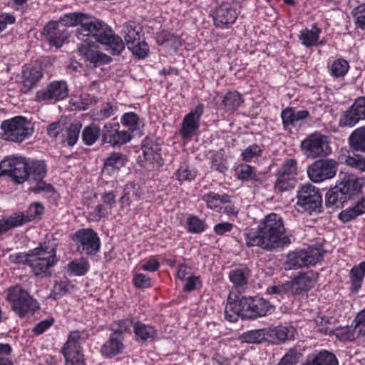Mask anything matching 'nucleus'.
Returning <instances> with one entry per match:
<instances>
[{
    "label": "nucleus",
    "instance_id": "obj_48",
    "mask_svg": "<svg viewBox=\"0 0 365 365\" xmlns=\"http://www.w3.org/2000/svg\"><path fill=\"white\" fill-rule=\"evenodd\" d=\"M273 333L279 340L285 341L294 338L295 329L292 326H278L274 329Z\"/></svg>",
    "mask_w": 365,
    "mask_h": 365
},
{
    "label": "nucleus",
    "instance_id": "obj_26",
    "mask_svg": "<svg viewBox=\"0 0 365 365\" xmlns=\"http://www.w3.org/2000/svg\"><path fill=\"white\" fill-rule=\"evenodd\" d=\"M42 76L43 74L40 68L24 66L22 70V83L26 88L25 92L36 86Z\"/></svg>",
    "mask_w": 365,
    "mask_h": 365
},
{
    "label": "nucleus",
    "instance_id": "obj_18",
    "mask_svg": "<svg viewBox=\"0 0 365 365\" xmlns=\"http://www.w3.org/2000/svg\"><path fill=\"white\" fill-rule=\"evenodd\" d=\"M142 152L145 160L150 163L161 166L163 160L160 155V145L154 142L150 138H145L142 143Z\"/></svg>",
    "mask_w": 365,
    "mask_h": 365
},
{
    "label": "nucleus",
    "instance_id": "obj_17",
    "mask_svg": "<svg viewBox=\"0 0 365 365\" xmlns=\"http://www.w3.org/2000/svg\"><path fill=\"white\" fill-rule=\"evenodd\" d=\"M238 16L235 6L223 3L215 11L213 19L217 27H227L233 24Z\"/></svg>",
    "mask_w": 365,
    "mask_h": 365
},
{
    "label": "nucleus",
    "instance_id": "obj_14",
    "mask_svg": "<svg viewBox=\"0 0 365 365\" xmlns=\"http://www.w3.org/2000/svg\"><path fill=\"white\" fill-rule=\"evenodd\" d=\"M68 95V85L64 81H55L50 83L44 89L37 91V101H59L65 99Z\"/></svg>",
    "mask_w": 365,
    "mask_h": 365
},
{
    "label": "nucleus",
    "instance_id": "obj_7",
    "mask_svg": "<svg viewBox=\"0 0 365 365\" xmlns=\"http://www.w3.org/2000/svg\"><path fill=\"white\" fill-rule=\"evenodd\" d=\"M7 300L11 302L12 310L21 318L28 314H33L38 308V302L19 286L8 290Z\"/></svg>",
    "mask_w": 365,
    "mask_h": 365
},
{
    "label": "nucleus",
    "instance_id": "obj_16",
    "mask_svg": "<svg viewBox=\"0 0 365 365\" xmlns=\"http://www.w3.org/2000/svg\"><path fill=\"white\" fill-rule=\"evenodd\" d=\"M203 112L204 106L200 103L185 116L180 130V134L183 139L190 140L194 133L198 130L200 119Z\"/></svg>",
    "mask_w": 365,
    "mask_h": 365
},
{
    "label": "nucleus",
    "instance_id": "obj_27",
    "mask_svg": "<svg viewBox=\"0 0 365 365\" xmlns=\"http://www.w3.org/2000/svg\"><path fill=\"white\" fill-rule=\"evenodd\" d=\"M122 341L120 338L110 335L109 339L101 348V354L108 358L121 354L125 349Z\"/></svg>",
    "mask_w": 365,
    "mask_h": 365
},
{
    "label": "nucleus",
    "instance_id": "obj_6",
    "mask_svg": "<svg viewBox=\"0 0 365 365\" xmlns=\"http://www.w3.org/2000/svg\"><path fill=\"white\" fill-rule=\"evenodd\" d=\"M297 205L302 211L312 214L322 212V195L319 190L307 183L299 187L297 194Z\"/></svg>",
    "mask_w": 365,
    "mask_h": 365
},
{
    "label": "nucleus",
    "instance_id": "obj_38",
    "mask_svg": "<svg viewBox=\"0 0 365 365\" xmlns=\"http://www.w3.org/2000/svg\"><path fill=\"white\" fill-rule=\"evenodd\" d=\"M349 142L354 150L365 152V125L357 128L351 134Z\"/></svg>",
    "mask_w": 365,
    "mask_h": 365
},
{
    "label": "nucleus",
    "instance_id": "obj_49",
    "mask_svg": "<svg viewBox=\"0 0 365 365\" xmlns=\"http://www.w3.org/2000/svg\"><path fill=\"white\" fill-rule=\"evenodd\" d=\"M349 63L344 59H337L331 66V74L336 77H343L349 71Z\"/></svg>",
    "mask_w": 365,
    "mask_h": 365
},
{
    "label": "nucleus",
    "instance_id": "obj_28",
    "mask_svg": "<svg viewBox=\"0 0 365 365\" xmlns=\"http://www.w3.org/2000/svg\"><path fill=\"white\" fill-rule=\"evenodd\" d=\"M302 365H339V362L333 353L322 350L312 358H308Z\"/></svg>",
    "mask_w": 365,
    "mask_h": 365
},
{
    "label": "nucleus",
    "instance_id": "obj_32",
    "mask_svg": "<svg viewBox=\"0 0 365 365\" xmlns=\"http://www.w3.org/2000/svg\"><path fill=\"white\" fill-rule=\"evenodd\" d=\"M140 29L134 22L129 21L123 24V34L127 46L140 40Z\"/></svg>",
    "mask_w": 365,
    "mask_h": 365
},
{
    "label": "nucleus",
    "instance_id": "obj_58",
    "mask_svg": "<svg viewBox=\"0 0 365 365\" xmlns=\"http://www.w3.org/2000/svg\"><path fill=\"white\" fill-rule=\"evenodd\" d=\"M133 283L138 289H145L151 287L150 278L142 273H138L134 275Z\"/></svg>",
    "mask_w": 365,
    "mask_h": 365
},
{
    "label": "nucleus",
    "instance_id": "obj_40",
    "mask_svg": "<svg viewBox=\"0 0 365 365\" xmlns=\"http://www.w3.org/2000/svg\"><path fill=\"white\" fill-rule=\"evenodd\" d=\"M250 277V269L247 267L232 270L229 274L230 281L236 287L247 285Z\"/></svg>",
    "mask_w": 365,
    "mask_h": 365
},
{
    "label": "nucleus",
    "instance_id": "obj_54",
    "mask_svg": "<svg viewBox=\"0 0 365 365\" xmlns=\"http://www.w3.org/2000/svg\"><path fill=\"white\" fill-rule=\"evenodd\" d=\"M262 152V150L259 145L256 144L251 145L242 153V160L245 162H250L252 159L260 156Z\"/></svg>",
    "mask_w": 365,
    "mask_h": 365
},
{
    "label": "nucleus",
    "instance_id": "obj_24",
    "mask_svg": "<svg viewBox=\"0 0 365 365\" xmlns=\"http://www.w3.org/2000/svg\"><path fill=\"white\" fill-rule=\"evenodd\" d=\"M84 341L81 333L78 330L71 331L67 341L62 347L63 355L71 356V354L83 352L81 344Z\"/></svg>",
    "mask_w": 365,
    "mask_h": 365
},
{
    "label": "nucleus",
    "instance_id": "obj_61",
    "mask_svg": "<svg viewBox=\"0 0 365 365\" xmlns=\"http://www.w3.org/2000/svg\"><path fill=\"white\" fill-rule=\"evenodd\" d=\"M177 178L180 181L192 180L196 177V172L189 170L187 166H181L177 170Z\"/></svg>",
    "mask_w": 365,
    "mask_h": 365
},
{
    "label": "nucleus",
    "instance_id": "obj_47",
    "mask_svg": "<svg viewBox=\"0 0 365 365\" xmlns=\"http://www.w3.org/2000/svg\"><path fill=\"white\" fill-rule=\"evenodd\" d=\"M73 288V285L68 281L56 282L51 291V297L53 299H58L66 294Z\"/></svg>",
    "mask_w": 365,
    "mask_h": 365
},
{
    "label": "nucleus",
    "instance_id": "obj_30",
    "mask_svg": "<svg viewBox=\"0 0 365 365\" xmlns=\"http://www.w3.org/2000/svg\"><path fill=\"white\" fill-rule=\"evenodd\" d=\"M365 277V262L354 266L350 271L351 291L357 293L361 287L363 279Z\"/></svg>",
    "mask_w": 365,
    "mask_h": 365
},
{
    "label": "nucleus",
    "instance_id": "obj_37",
    "mask_svg": "<svg viewBox=\"0 0 365 365\" xmlns=\"http://www.w3.org/2000/svg\"><path fill=\"white\" fill-rule=\"evenodd\" d=\"M101 133L99 126L92 123L83 130L82 140L86 145H91L96 142Z\"/></svg>",
    "mask_w": 365,
    "mask_h": 365
},
{
    "label": "nucleus",
    "instance_id": "obj_9",
    "mask_svg": "<svg viewBox=\"0 0 365 365\" xmlns=\"http://www.w3.org/2000/svg\"><path fill=\"white\" fill-rule=\"evenodd\" d=\"M47 173V168L43 160H32L29 164L28 168V181L30 183H34V186L29 187V190L34 193L41 192H52L54 191L53 187L46 183L43 179Z\"/></svg>",
    "mask_w": 365,
    "mask_h": 365
},
{
    "label": "nucleus",
    "instance_id": "obj_25",
    "mask_svg": "<svg viewBox=\"0 0 365 365\" xmlns=\"http://www.w3.org/2000/svg\"><path fill=\"white\" fill-rule=\"evenodd\" d=\"M43 210L44 208L41 203L34 202L25 212L14 213L12 216L19 227L41 215Z\"/></svg>",
    "mask_w": 365,
    "mask_h": 365
},
{
    "label": "nucleus",
    "instance_id": "obj_43",
    "mask_svg": "<svg viewBox=\"0 0 365 365\" xmlns=\"http://www.w3.org/2000/svg\"><path fill=\"white\" fill-rule=\"evenodd\" d=\"M360 120H362L360 117L359 112L353 108V105L342 114L339 125L341 126H349L352 127L356 124Z\"/></svg>",
    "mask_w": 365,
    "mask_h": 365
},
{
    "label": "nucleus",
    "instance_id": "obj_31",
    "mask_svg": "<svg viewBox=\"0 0 365 365\" xmlns=\"http://www.w3.org/2000/svg\"><path fill=\"white\" fill-rule=\"evenodd\" d=\"M202 199L206 203L207 207L216 210L222 208V204L230 202V196L228 195H220L212 192L205 194Z\"/></svg>",
    "mask_w": 365,
    "mask_h": 365
},
{
    "label": "nucleus",
    "instance_id": "obj_5",
    "mask_svg": "<svg viewBox=\"0 0 365 365\" xmlns=\"http://www.w3.org/2000/svg\"><path fill=\"white\" fill-rule=\"evenodd\" d=\"M1 138L11 142L21 143L34 132L31 122L23 116H16L4 120L1 124Z\"/></svg>",
    "mask_w": 365,
    "mask_h": 365
},
{
    "label": "nucleus",
    "instance_id": "obj_21",
    "mask_svg": "<svg viewBox=\"0 0 365 365\" xmlns=\"http://www.w3.org/2000/svg\"><path fill=\"white\" fill-rule=\"evenodd\" d=\"M317 274L313 271L299 273L292 281V284L297 293L312 289L317 282Z\"/></svg>",
    "mask_w": 365,
    "mask_h": 365
},
{
    "label": "nucleus",
    "instance_id": "obj_20",
    "mask_svg": "<svg viewBox=\"0 0 365 365\" xmlns=\"http://www.w3.org/2000/svg\"><path fill=\"white\" fill-rule=\"evenodd\" d=\"M43 32L50 44L56 47L61 46L62 43L68 37V32L66 28L63 26L61 29L58 23L50 21L43 29Z\"/></svg>",
    "mask_w": 365,
    "mask_h": 365
},
{
    "label": "nucleus",
    "instance_id": "obj_33",
    "mask_svg": "<svg viewBox=\"0 0 365 365\" xmlns=\"http://www.w3.org/2000/svg\"><path fill=\"white\" fill-rule=\"evenodd\" d=\"M267 334L264 329L250 330L242 334L240 339L248 344H259L266 339Z\"/></svg>",
    "mask_w": 365,
    "mask_h": 365
},
{
    "label": "nucleus",
    "instance_id": "obj_12",
    "mask_svg": "<svg viewBox=\"0 0 365 365\" xmlns=\"http://www.w3.org/2000/svg\"><path fill=\"white\" fill-rule=\"evenodd\" d=\"M72 240L76 242L78 249H81V251L88 255H94L100 250V238L91 228L77 230L73 234Z\"/></svg>",
    "mask_w": 365,
    "mask_h": 365
},
{
    "label": "nucleus",
    "instance_id": "obj_4",
    "mask_svg": "<svg viewBox=\"0 0 365 365\" xmlns=\"http://www.w3.org/2000/svg\"><path fill=\"white\" fill-rule=\"evenodd\" d=\"M58 262L56 249L40 246L31 250L29 267L36 277L45 278L51 276V268Z\"/></svg>",
    "mask_w": 365,
    "mask_h": 365
},
{
    "label": "nucleus",
    "instance_id": "obj_62",
    "mask_svg": "<svg viewBox=\"0 0 365 365\" xmlns=\"http://www.w3.org/2000/svg\"><path fill=\"white\" fill-rule=\"evenodd\" d=\"M354 322L355 323L353 328L354 333L359 336L362 331L365 332V309L358 314Z\"/></svg>",
    "mask_w": 365,
    "mask_h": 365
},
{
    "label": "nucleus",
    "instance_id": "obj_50",
    "mask_svg": "<svg viewBox=\"0 0 365 365\" xmlns=\"http://www.w3.org/2000/svg\"><path fill=\"white\" fill-rule=\"evenodd\" d=\"M128 48L138 58H145L149 52L148 45L144 40L138 41L136 43L128 46Z\"/></svg>",
    "mask_w": 365,
    "mask_h": 365
},
{
    "label": "nucleus",
    "instance_id": "obj_60",
    "mask_svg": "<svg viewBox=\"0 0 365 365\" xmlns=\"http://www.w3.org/2000/svg\"><path fill=\"white\" fill-rule=\"evenodd\" d=\"M212 168L220 172L224 173L227 170L222 155L220 153H215L211 158Z\"/></svg>",
    "mask_w": 365,
    "mask_h": 365
},
{
    "label": "nucleus",
    "instance_id": "obj_56",
    "mask_svg": "<svg viewBox=\"0 0 365 365\" xmlns=\"http://www.w3.org/2000/svg\"><path fill=\"white\" fill-rule=\"evenodd\" d=\"M115 108L110 103H107L99 110L94 113V118L96 120H103L114 115Z\"/></svg>",
    "mask_w": 365,
    "mask_h": 365
},
{
    "label": "nucleus",
    "instance_id": "obj_51",
    "mask_svg": "<svg viewBox=\"0 0 365 365\" xmlns=\"http://www.w3.org/2000/svg\"><path fill=\"white\" fill-rule=\"evenodd\" d=\"M297 163L295 159H287L279 168L277 174L287 176H295L297 175Z\"/></svg>",
    "mask_w": 365,
    "mask_h": 365
},
{
    "label": "nucleus",
    "instance_id": "obj_59",
    "mask_svg": "<svg viewBox=\"0 0 365 365\" xmlns=\"http://www.w3.org/2000/svg\"><path fill=\"white\" fill-rule=\"evenodd\" d=\"M111 210L106 205L99 204L95 210L89 214V217L93 221H99L102 217L110 214Z\"/></svg>",
    "mask_w": 365,
    "mask_h": 365
},
{
    "label": "nucleus",
    "instance_id": "obj_53",
    "mask_svg": "<svg viewBox=\"0 0 365 365\" xmlns=\"http://www.w3.org/2000/svg\"><path fill=\"white\" fill-rule=\"evenodd\" d=\"M352 16L357 29L365 31V4L359 5L352 10Z\"/></svg>",
    "mask_w": 365,
    "mask_h": 365
},
{
    "label": "nucleus",
    "instance_id": "obj_13",
    "mask_svg": "<svg viewBox=\"0 0 365 365\" xmlns=\"http://www.w3.org/2000/svg\"><path fill=\"white\" fill-rule=\"evenodd\" d=\"M337 165L334 160H319L307 168V174L312 182H320L334 178L336 173Z\"/></svg>",
    "mask_w": 365,
    "mask_h": 365
},
{
    "label": "nucleus",
    "instance_id": "obj_57",
    "mask_svg": "<svg viewBox=\"0 0 365 365\" xmlns=\"http://www.w3.org/2000/svg\"><path fill=\"white\" fill-rule=\"evenodd\" d=\"M281 118L282 119L283 126L285 129L288 128L289 126H295L294 108L287 107L282 110Z\"/></svg>",
    "mask_w": 365,
    "mask_h": 365
},
{
    "label": "nucleus",
    "instance_id": "obj_46",
    "mask_svg": "<svg viewBox=\"0 0 365 365\" xmlns=\"http://www.w3.org/2000/svg\"><path fill=\"white\" fill-rule=\"evenodd\" d=\"M68 271L76 276L84 275L89 269V264L85 258L71 261L68 264Z\"/></svg>",
    "mask_w": 365,
    "mask_h": 365
},
{
    "label": "nucleus",
    "instance_id": "obj_22",
    "mask_svg": "<svg viewBox=\"0 0 365 365\" xmlns=\"http://www.w3.org/2000/svg\"><path fill=\"white\" fill-rule=\"evenodd\" d=\"M127 163L126 157L120 153H111L104 160L102 172L112 175L124 167Z\"/></svg>",
    "mask_w": 365,
    "mask_h": 365
},
{
    "label": "nucleus",
    "instance_id": "obj_34",
    "mask_svg": "<svg viewBox=\"0 0 365 365\" xmlns=\"http://www.w3.org/2000/svg\"><path fill=\"white\" fill-rule=\"evenodd\" d=\"M321 29L314 26L312 29H305L299 36L302 43L306 47H312L319 40Z\"/></svg>",
    "mask_w": 365,
    "mask_h": 365
},
{
    "label": "nucleus",
    "instance_id": "obj_11",
    "mask_svg": "<svg viewBox=\"0 0 365 365\" xmlns=\"http://www.w3.org/2000/svg\"><path fill=\"white\" fill-rule=\"evenodd\" d=\"M301 148L307 156L317 158L329 155L331 150L326 135L315 133L301 143Z\"/></svg>",
    "mask_w": 365,
    "mask_h": 365
},
{
    "label": "nucleus",
    "instance_id": "obj_63",
    "mask_svg": "<svg viewBox=\"0 0 365 365\" xmlns=\"http://www.w3.org/2000/svg\"><path fill=\"white\" fill-rule=\"evenodd\" d=\"M66 365H85L83 352L71 354V356L63 355Z\"/></svg>",
    "mask_w": 365,
    "mask_h": 365
},
{
    "label": "nucleus",
    "instance_id": "obj_19",
    "mask_svg": "<svg viewBox=\"0 0 365 365\" xmlns=\"http://www.w3.org/2000/svg\"><path fill=\"white\" fill-rule=\"evenodd\" d=\"M338 185L347 198L350 200L353 196L361 192L364 181L354 174L346 173Z\"/></svg>",
    "mask_w": 365,
    "mask_h": 365
},
{
    "label": "nucleus",
    "instance_id": "obj_41",
    "mask_svg": "<svg viewBox=\"0 0 365 365\" xmlns=\"http://www.w3.org/2000/svg\"><path fill=\"white\" fill-rule=\"evenodd\" d=\"M222 103L227 111H234L243 103V99L240 93L232 91L227 93L223 98Z\"/></svg>",
    "mask_w": 365,
    "mask_h": 365
},
{
    "label": "nucleus",
    "instance_id": "obj_8",
    "mask_svg": "<svg viewBox=\"0 0 365 365\" xmlns=\"http://www.w3.org/2000/svg\"><path fill=\"white\" fill-rule=\"evenodd\" d=\"M322 258V252L317 247H309L305 250H297L288 254L285 269H297L302 267L314 265L320 262Z\"/></svg>",
    "mask_w": 365,
    "mask_h": 365
},
{
    "label": "nucleus",
    "instance_id": "obj_15",
    "mask_svg": "<svg viewBox=\"0 0 365 365\" xmlns=\"http://www.w3.org/2000/svg\"><path fill=\"white\" fill-rule=\"evenodd\" d=\"M102 141L112 146L122 145L129 142L132 138L130 131L120 130L119 125L106 123L101 133Z\"/></svg>",
    "mask_w": 365,
    "mask_h": 365
},
{
    "label": "nucleus",
    "instance_id": "obj_52",
    "mask_svg": "<svg viewBox=\"0 0 365 365\" xmlns=\"http://www.w3.org/2000/svg\"><path fill=\"white\" fill-rule=\"evenodd\" d=\"M121 123L128 127L127 131H130L132 135V133L138 128L139 118L133 112L126 113L123 115Z\"/></svg>",
    "mask_w": 365,
    "mask_h": 365
},
{
    "label": "nucleus",
    "instance_id": "obj_55",
    "mask_svg": "<svg viewBox=\"0 0 365 365\" xmlns=\"http://www.w3.org/2000/svg\"><path fill=\"white\" fill-rule=\"evenodd\" d=\"M188 231L192 233H200L205 230L204 223L196 216H192L187 220Z\"/></svg>",
    "mask_w": 365,
    "mask_h": 365
},
{
    "label": "nucleus",
    "instance_id": "obj_35",
    "mask_svg": "<svg viewBox=\"0 0 365 365\" xmlns=\"http://www.w3.org/2000/svg\"><path fill=\"white\" fill-rule=\"evenodd\" d=\"M133 329L135 336L144 341L153 340L156 333L153 327L145 325L141 322H137L133 326Z\"/></svg>",
    "mask_w": 365,
    "mask_h": 365
},
{
    "label": "nucleus",
    "instance_id": "obj_2",
    "mask_svg": "<svg viewBox=\"0 0 365 365\" xmlns=\"http://www.w3.org/2000/svg\"><path fill=\"white\" fill-rule=\"evenodd\" d=\"M291 242L283 218L276 213L266 215L259 222L256 231L245 234L247 247L257 246L269 252L287 247Z\"/></svg>",
    "mask_w": 365,
    "mask_h": 365
},
{
    "label": "nucleus",
    "instance_id": "obj_10",
    "mask_svg": "<svg viewBox=\"0 0 365 365\" xmlns=\"http://www.w3.org/2000/svg\"><path fill=\"white\" fill-rule=\"evenodd\" d=\"M28 168L25 158L5 159L0 163V175H8L16 182L22 183L28 180Z\"/></svg>",
    "mask_w": 365,
    "mask_h": 365
},
{
    "label": "nucleus",
    "instance_id": "obj_45",
    "mask_svg": "<svg viewBox=\"0 0 365 365\" xmlns=\"http://www.w3.org/2000/svg\"><path fill=\"white\" fill-rule=\"evenodd\" d=\"M132 327L133 322L129 319L115 322L111 324L110 329L113 332L110 335L123 339V334L130 331Z\"/></svg>",
    "mask_w": 365,
    "mask_h": 365
},
{
    "label": "nucleus",
    "instance_id": "obj_42",
    "mask_svg": "<svg viewBox=\"0 0 365 365\" xmlns=\"http://www.w3.org/2000/svg\"><path fill=\"white\" fill-rule=\"evenodd\" d=\"M81 124L80 123L71 124L65 130H63V137L64 141L67 143L69 146L74 145L79 136Z\"/></svg>",
    "mask_w": 365,
    "mask_h": 365
},
{
    "label": "nucleus",
    "instance_id": "obj_23",
    "mask_svg": "<svg viewBox=\"0 0 365 365\" xmlns=\"http://www.w3.org/2000/svg\"><path fill=\"white\" fill-rule=\"evenodd\" d=\"M237 178L242 181H252V184L258 187L265 181V176L257 174L254 168L249 165H240L237 167Z\"/></svg>",
    "mask_w": 365,
    "mask_h": 365
},
{
    "label": "nucleus",
    "instance_id": "obj_3",
    "mask_svg": "<svg viewBox=\"0 0 365 365\" xmlns=\"http://www.w3.org/2000/svg\"><path fill=\"white\" fill-rule=\"evenodd\" d=\"M273 309L270 302L259 297H238L230 294L225 309V319L235 322L240 317L242 319H255L266 316Z\"/></svg>",
    "mask_w": 365,
    "mask_h": 365
},
{
    "label": "nucleus",
    "instance_id": "obj_1",
    "mask_svg": "<svg viewBox=\"0 0 365 365\" xmlns=\"http://www.w3.org/2000/svg\"><path fill=\"white\" fill-rule=\"evenodd\" d=\"M60 23L66 26H79L76 36L83 42L78 46V51L87 61L95 67L108 64L111 58L98 51L94 43L87 41L85 37L93 38L97 42L105 45L114 56L120 55L125 49V43L120 36L116 35L106 23L83 13H70L63 15Z\"/></svg>",
    "mask_w": 365,
    "mask_h": 365
},
{
    "label": "nucleus",
    "instance_id": "obj_44",
    "mask_svg": "<svg viewBox=\"0 0 365 365\" xmlns=\"http://www.w3.org/2000/svg\"><path fill=\"white\" fill-rule=\"evenodd\" d=\"M302 356L300 349L290 348L283 356L277 365H296Z\"/></svg>",
    "mask_w": 365,
    "mask_h": 365
},
{
    "label": "nucleus",
    "instance_id": "obj_64",
    "mask_svg": "<svg viewBox=\"0 0 365 365\" xmlns=\"http://www.w3.org/2000/svg\"><path fill=\"white\" fill-rule=\"evenodd\" d=\"M31 255V251L28 253H14L9 256V261L12 263L27 264L29 266V259Z\"/></svg>",
    "mask_w": 365,
    "mask_h": 365
},
{
    "label": "nucleus",
    "instance_id": "obj_29",
    "mask_svg": "<svg viewBox=\"0 0 365 365\" xmlns=\"http://www.w3.org/2000/svg\"><path fill=\"white\" fill-rule=\"evenodd\" d=\"M348 200L349 199L337 184L327 192L325 197V204L327 207L339 208L342 207L344 203Z\"/></svg>",
    "mask_w": 365,
    "mask_h": 365
},
{
    "label": "nucleus",
    "instance_id": "obj_39",
    "mask_svg": "<svg viewBox=\"0 0 365 365\" xmlns=\"http://www.w3.org/2000/svg\"><path fill=\"white\" fill-rule=\"evenodd\" d=\"M365 212V200L359 202L354 207L342 211L339 217L342 222H349Z\"/></svg>",
    "mask_w": 365,
    "mask_h": 365
},
{
    "label": "nucleus",
    "instance_id": "obj_36",
    "mask_svg": "<svg viewBox=\"0 0 365 365\" xmlns=\"http://www.w3.org/2000/svg\"><path fill=\"white\" fill-rule=\"evenodd\" d=\"M297 183L296 178L277 174L274 190L277 192H283L293 189Z\"/></svg>",
    "mask_w": 365,
    "mask_h": 365
}]
</instances>
